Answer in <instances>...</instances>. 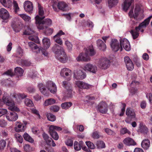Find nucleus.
<instances>
[{
  "label": "nucleus",
  "instance_id": "6ab92c4d",
  "mask_svg": "<svg viewBox=\"0 0 152 152\" xmlns=\"http://www.w3.org/2000/svg\"><path fill=\"white\" fill-rule=\"evenodd\" d=\"M86 77V73L82 70H75L74 72L73 77L76 79H83Z\"/></svg>",
  "mask_w": 152,
  "mask_h": 152
},
{
  "label": "nucleus",
  "instance_id": "72a5a7b5",
  "mask_svg": "<svg viewBox=\"0 0 152 152\" xmlns=\"http://www.w3.org/2000/svg\"><path fill=\"white\" fill-rule=\"evenodd\" d=\"M152 18V15L149 16L147 19H146L142 23L139 25L140 29L142 28H145V27L149 23L150 20Z\"/></svg>",
  "mask_w": 152,
  "mask_h": 152
},
{
  "label": "nucleus",
  "instance_id": "37998d69",
  "mask_svg": "<svg viewBox=\"0 0 152 152\" xmlns=\"http://www.w3.org/2000/svg\"><path fill=\"white\" fill-rule=\"evenodd\" d=\"M15 72L16 74L19 76H21L23 75V70L20 67H17L15 69Z\"/></svg>",
  "mask_w": 152,
  "mask_h": 152
},
{
  "label": "nucleus",
  "instance_id": "8fccbe9b",
  "mask_svg": "<svg viewBox=\"0 0 152 152\" xmlns=\"http://www.w3.org/2000/svg\"><path fill=\"white\" fill-rule=\"evenodd\" d=\"M13 9L15 12L17 13V12L19 11L20 9L18 7V3L15 1H13Z\"/></svg>",
  "mask_w": 152,
  "mask_h": 152
},
{
  "label": "nucleus",
  "instance_id": "338daca9",
  "mask_svg": "<svg viewBox=\"0 0 152 152\" xmlns=\"http://www.w3.org/2000/svg\"><path fill=\"white\" fill-rule=\"evenodd\" d=\"M3 75H6L11 77H12L14 75V74L13 72H12L11 70H9L5 72L3 74Z\"/></svg>",
  "mask_w": 152,
  "mask_h": 152
},
{
  "label": "nucleus",
  "instance_id": "a18cd8bd",
  "mask_svg": "<svg viewBox=\"0 0 152 152\" xmlns=\"http://www.w3.org/2000/svg\"><path fill=\"white\" fill-rule=\"evenodd\" d=\"M34 30L30 28L29 27H28L27 29L23 32V34L24 35H30L33 34L34 33Z\"/></svg>",
  "mask_w": 152,
  "mask_h": 152
},
{
  "label": "nucleus",
  "instance_id": "ea45409f",
  "mask_svg": "<svg viewBox=\"0 0 152 152\" xmlns=\"http://www.w3.org/2000/svg\"><path fill=\"white\" fill-rule=\"evenodd\" d=\"M119 0H108V6L109 8H111L117 4Z\"/></svg>",
  "mask_w": 152,
  "mask_h": 152
},
{
  "label": "nucleus",
  "instance_id": "c03bdc74",
  "mask_svg": "<svg viewBox=\"0 0 152 152\" xmlns=\"http://www.w3.org/2000/svg\"><path fill=\"white\" fill-rule=\"evenodd\" d=\"M46 116L49 121L53 122L56 120V118L55 115L51 113H47Z\"/></svg>",
  "mask_w": 152,
  "mask_h": 152
},
{
  "label": "nucleus",
  "instance_id": "0eeeda50",
  "mask_svg": "<svg viewBox=\"0 0 152 152\" xmlns=\"http://www.w3.org/2000/svg\"><path fill=\"white\" fill-rule=\"evenodd\" d=\"M11 26L14 31L16 32H19L22 29L23 25L19 20L16 18L13 19L12 21Z\"/></svg>",
  "mask_w": 152,
  "mask_h": 152
},
{
  "label": "nucleus",
  "instance_id": "f704fd0d",
  "mask_svg": "<svg viewBox=\"0 0 152 152\" xmlns=\"http://www.w3.org/2000/svg\"><path fill=\"white\" fill-rule=\"evenodd\" d=\"M1 4L5 7L10 8L12 5V2L10 0H0Z\"/></svg>",
  "mask_w": 152,
  "mask_h": 152
},
{
  "label": "nucleus",
  "instance_id": "7ed1b4c3",
  "mask_svg": "<svg viewBox=\"0 0 152 152\" xmlns=\"http://www.w3.org/2000/svg\"><path fill=\"white\" fill-rule=\"evenodd\" d=\"M45 17H40L37 15L35 17L36 23L38 25L37 26V28L40 30H43L46 27L45 25L50 26L52 24V21L50 19H46L44 20H42Z\"/></svg>",
  "mask_w": 152,
  "mask_h": 152
},
{
  "label": "nucleus",
  "instance_id": "a878e982",
  "mask_svg": "<svg viewBox=\"0 0 152 152\" xmlns=\"http://www.w3.org/2000/svg\"><path fill=\"white\" fill-rule=\"evenodd\" d=\"M124 0V3L122 5L124 11H126L134 2V0Z\"/></svg>",
  "mask_w": 152,
  "mask_h": 152
},
{
  "label": "nucleus",
  "instance_id": "2f4dec72",
  "mask_svg": "<svg viewBox=\"0 0 152 152\" xmlns=\"http://www.w3.org/2000/svg\"><path fill=\"white\" fill-rule=\"evenodd\" d=\"M38 87L40 92L44 95L47 96L48 94L47 93L46 89L42 83H39L38 85Z\"/></svg>",
  "mask_w": 152,
  "mask_h": 152
},
{
  "label": "nucleus",
  "instance_id": "864d4df0",
  "mask_svg": "<svg viewBox=\"0 0 152 152\" xmlns=\"http://www.w3.org/2000/svg\"><path fill=\"white\" fill-rule=\"evenodd\" d=\"M120 133L122 134H124L126 133L130 134V132L126 128H123L120 130Z\"/></svg>",
  "mask_w": 152,
  "mask_h": 152
},
{
  "label": "nucleus",
  "instance_id": "6e6d98bb",
  "mask_svg": "<svg viewBox=\"0 0 152 152\" xmlns=\"http://www.w3.org/2000/svg\"><path fill=\"white\" fill-rule=\"evenodd\" d=\"M50 109L51 111L57 112L59 110V107L56 105H53L50 107Z\"/></svg>",
  "mask_w": 152,
  "mask_h": 152
},
{
  "label": "nucleus",
  "instance_id": "5701e85b",
  "mask_svg": "<svg viewBox=\"0 0 152 152\" xmlns=\"http://www.w3.org/2000/svg\"><path fill=\"white\" fill-rule=\"evenodd\" d=\"M143 28H142L140 29L139 26L138 27H136L135 30H132L131 31L130 33L134 39H136L139 36L138 32L139 31H140L142 32H143L144 30Z\"/></svg>",
  "mask_w": 152,
  "mask_h": 152
},
{
  "label": "nucleus",
  "instance_id": "f257e3e1",
  "mask_svg": "<svg viewBox=\"0 0 152 152\" xmlns=\"http://www.w3.org/2000/svg\"><path fill=\"white\" fill-rule=\"evenodd\" d=\"M52 50L56 55V57L62 63H65L68 59L64 48L59 45L56 44L52 48Z\"/></svg>",
  "mask_w": 152,
  "mask_h": 152
},
{
  "label": "nucleus",
  "instance_id": "7c9ffc66",
  "mask_svg": "<svg viewBox=\"0 0 152 152\" xmlns=\"http://www.w3.org/2000/svg\"><path fill=\"white\" fill-rule=\"evenodd\" d=\"M83 144L82 141H80L79 143L77 141H75L74 144V147L75 149L77 151H80L81 150V147L83 146Z\"/></svg>",
  "mask_w": 152,
  "mask_h": 152
},
{
  "label": "nucleus",
  "instance_id": "f3484780",
  "mask_svg": "<svg viewBox=\"0 0 152 152\" xmlns=\"http://www.w3.org/2000/svg\"><path fill=\"white\" fill-rule=\"evenodd\" d=\"M10 96L15 99V100L17 103H20L21 102V100L27 96L26 94L23 93L17 94L14 92L11 94Z\"/></svg>",
  "mask_w": 152,
  "mask_h": 152
},
{
  "label": "nucleus",
  "instance_id": "ddd939ff",
  "mask_svg": "<svg viewBox=\"0 0 152 152\" xmlns=\"http://www.w3.org/2000/svg\"><path fill=\"white\" fill-rule=\"evenodd\" d=\"M75 85L80 89H88L91 88L92 86L89 84L81 81H76L75 83Z\"/></svg>",
  "mask_w": 152,
  "mask_h": 152
},
{
  "label": "nucleus",
  "instance_id": "473e14b6",
  "mask_svg": "<svg viewBox=\"0 0 152 152\" xmlns=\"http://www.w3.org/2000/svg\"><path fill=\"white\" fill-rule=\"evenodd\" d=\"M152 18V15L149 16L147 19H146L142 23L139 25L140 29L142 28H145V27L149 23L150 20Z\"/></svg>",
  "mask_w": 152,
  "mask_h": 152
},
{
  "label": "nucleus",
  "instance_id": "f03ea898",
  "mask_svg": "<svg viewBox=\"0 0 152 152\" xmlns=\"http://www.w3.org/2000/svg\"><path fill=\"white\" fill-rule=\"evenodd\" d=\"M95 51L92 47H89L87 48L85 53H80L76 58L77 61H88L90 60L89 56H93L95 54Z\"/></svg>",
  "mask_w": 152,
  "mask_h": 152
},
{
  "label": "nucleus",
  "instance_id": "412c9836",
  "mask_svg": "<svg viewBox=\"0 0 152 152\" xmlns=\"http://www.w3.org/2000/svg\"><path fill=\"white\" fill-rule=\"evenodd\" d=\"M18 114L14 112H10L6 115V118L10 121H15L18 119Z\"/></svg>",
  "mask_w": 152,
  "mask_h": 152
},
{
  "label": "nucleus",
  "instance_id": "603ef678",
  "mask_svg": "<svg viewBox=\"0 0 152 152\" xmlns=\"http://www.w3.org/2000/svg\"><path fill=\"white\" fill-rule=\"evenodd\" d=\"M38 7L39 10L38 12L39 15L41 16V17H44L43 16L44 14V11L43 7H42L39 4H38Z\"/></svg>",
  "mask_w": 152,
  "mask_h": 152
},
{
  "label": "nucleus",
  "instance_id": "774afa93",
  "mask_svg": "<svg viewBox=\"0 0 152 152\" xmlns=\"http://www.w3.org/2000/svg\"><path fill=\"white\" fill-rule=\"evenodd\" d=\"M7 125V122L4 120H0V126L2 127H4L6 126Z\"/></svg>",
  "mask_w": 152,
  "mask_h": 152
},
{
  "label": "nucleus",
  "instance_id": "a19ab883",
  "mask_svg": "<svg viewBox=\"0 0 152 152\" xmlns=\"http://www.w3.org/2000/svg\"><path fill=\"white\" fill-rule=\"evenodd\" d=\"M72 105V103L71 102H66L62 103L61 106L63 109L66 110L69 109Z\"/></svg>",
  "mask_w": 152,
  "mask_h": 152
},
{
  "label": "nucleus",
  "instance_id": "4d7b16f0",
  "mask_svg": "<svg viewBox=\"0 0 152 152\" xmlns=\"http://www.w3.org/2000/svg\"><path fill=\"white\" fill-rule=\"evenodd\" d=\"M65 40V44L66 46L68 49L69 50H71L72 48V45L69 41L67 40H66V39Z\"/></svg>",
  "mask_w": 152,
  "mask_h": 152
},
{
  "label": "nucleus",
  "instance_id": "4468645a",
  "mask_svg": "<svg viewBox=\"0 0 152 152\" xmlns=\"http://www.w3.org/2000/svg\"><path fill=\"white\" fill-rule=\"evenodd\" d=\"M120 50H122L123 47L126 51H129L131 50V46L128 40L125 38H124L121 40Z\"/></svg>",
  "mask_w": 152,
  "mask_h": 152
},
{
  "label": "nucleus",
  "instance_id": "49530a36",
  "mask_svg": "<svg viewBox=\"0 0 152 152\" xmlns=\"http://www.w3.org/2000/svg\"><path fill=\"white\" fill-rule=\"evenodd\" d=\"M45 33L47 35H50L53 32V29L52 28L45 27Z\"/></svg>",
  "mask_w": 152,
  "mask_h": 152
},
{
  "label": "nucleus",
  "instance_id": "c756f323",
  "mask_svg": "<svg viewBox=\"0 0 152 152\" xmlns=\"http://www.w3.org/2000/svg\"><path fill=\"white\" fill-rule=\"evenodd\" d=\"M124 143L128 146L134 145L136 144V142L132 138L127 137L125 138L123 141Z\"/></svg>",
  "mask_w": 152,
  "mask_h": 152
},
{
  "label": "nucleus",
  "instance_id": "3c124183",
  "mask_svg": "<svg viewBox=\"0 0 152 152\" xmlns=\"http://www.w3.org/2000/svg\"><path fill=\"white\" fill-rule=\"evenodd\" d=\"M86 143L88 148L93 149L95 148V145L90 141H86Z\"/></svg>",
  "mask_w": 152,
  "mask_h": 152
},
{
  "label": "nucleus",
  "instance_id": "0e129e2a",
  "mask_svg": "<svg viewBox=\"0 0 152 152\" xmlns=\"http://www.w3.org/2000/svg\"><path fill=\"white\" fill-rule=\"evenodd\" d=\"M55 126L51 125L49 127V133H52L56 132Z\"/></svg>",
  "mask_w": 152,
  "mask_h": 152
},
{
  "label": "nucleus",
  "instance_id": "e433bc0d",
  "mask_svg": "<svg viewBox=\"0 0 152 152\" xmlns=\"http://www.w3.org/2000/svg\"><path fill=\"white\" fill-rule=\"evenodd\" d=\"M42 43L43 46L46 49L48 48L50 45V39L46 37H45L42 39Z\"/></svg>",
  "mask_w": 152,
  "mask_h": 152
},
{
  "label": "nucleus",
  "instance_id": "680f3d73",
  "mask_svg": "<svg viewBox=\"0 0 152 152\" xmlns=\"http://www.w3.org/2000/svg\"><path fill=\"white\" fill-rule=\"evenodd\" d=\"M6 145V142L4 140H0V149H3Z\"/></svg>",
  "mask_w": 152,
  "mask_h": 152
},
{
  "label": "nucleus",
  "instance_id": "f8f14e48",
  "mask_svg": "<svg viewBox=\"0 0 152 152\" xmlns=\"http://www.w3.org/2000/svg\"><path fill=\"white\" fill-rule=\"evenodd\" d=\"M0 17L3 20H5L6 23L11 18L7 10L3 8L0 9Z\"/></svg>",
  "mask_w": 152,
  "mask_h": 152
},
{
  "label": "nucleus",
  "instance_id": "4be33fe9",
  "mask_svg": "<svg viewBox=\"0 0 152 152\" xmlns=\"http://www.w3.org/2000/svg\"><path fill=\"white\" fill-rule=\"evenodd\" d=\"M24 7L26 11L29 13H31L33 10V6L32 3L29 1H25L23 4Z\"/></svg>",
  "mask_w": 152,
  "mask_h": 152
},
{
  "label": "nucleus",
  "instance_id": "58836bf2",
  "mask_svg": "<svg viewBox=\"0 0 152 152\" xmlns=\"http://www.w3.org/2000/svg\"><path fill=\"white\" fill-rule=\"evenodd\" d=\"M56 100L54 99L50 98L46 100L43 104L44 106H47L54 104L56 103Z\"/></svg>",
  "mask_w": 152,
  "mask_h": 152
},
{
  "label": "nucleus",
  "instance_id": "aec40b11",
  "mask_svg": "<svg viewBox=\"0 0 152 152\" xmlns=\"http://www.w3.org/2000/svg\"><path fill=\"white\" fill-rule=\"evenodd\" d=\"M110 46L114 51L116 52L119 49L120 50L119 43L116 39H113L111 40Z\"/></svg>",
  "mask_w": 152,
  "mask_h": 152
},
{
  "label": "nucleus",
  "instance_id": "cd10ccee",
  "mask_svg": "<svg viewBox=\"0 0 152 152\" xmlns=\"http://www.w3.org/2000/svg\"><path fill=\"white\" fill-rule=\"evenodd\" d=\"M148 130L147 127L144 124L140 123L137 132L144 134H147L148 131Z\"/></svg>",
  "mask_w": 152,
  "mask_h": 152
},
{
  "label": "nucleus",
  "instance_id": "a211bd4d",
  "mask_svg": "<svg viewBox=\"0 0 152 152\" xmlns=\"http://www.w3.org/2000/svg\"><path fill=\"white\" fill-rule=\"evenodd\" d=\"M24 125H23L19 121H16L15 122V130L17 132L24 131L25 129V126L27 124L26 122L23 121Z\"/></svg>",
  "mask_w": 152,
  "mask_h": 152
},
{
  "label": "nucleus",
  "instance_id": "b1692460",
  "mask_svg": "<svg viewBox=\"0 0 152 152\" xmlns=\"http://www.w3.org/2000/svg\"><path fill=\"white\" fill-rule=\"evenodd\" d=\"M57 7L59 10L63 11H66L69 9L68 5L64 2H60L58 3Z\"/></svg>",
  "mask_w": 152,
  "mask_h": 152
},
{
  "label": "nucleus",
  "instance_id": "423d86ee",
  "mask_svg": "<svg viewBox=\"0 0 152 152\" xmlns=\"http://www.w3.org/2000/svg\"><path fill=\"white\" fill-rule=\"evenodd\" d=\"M28 45L32 51L34 52H35L37 53L35 57V59L37 61L42 60L43 58L40 56L41 54L40 53V48H39L36 44L32 42H29Z\"/></svg>",
  "mask_w": 152,
  "mask_h": 152
},
{
  "label": "nucleus",
  "instance_id": "2eb2a0df",
  "mask_svg": "<svg viewBox=\"0 0 152 152\" xmlns=\"http://www.w3.org/2000/svg\"><path fill=\"white\" fill-rule=\"evenodd\" d=\"M108 109V105L105 102H103L99 103L97 107L98 111L103 114L106 113L107 112Z\"/></svg>",
  "mask_w": 152,
  "mask_h": 152
},
{
  "label": "nucleus",
  "instance_id": "052dcab7",
  "mask_svg": "<svg viewBox=\"0 0 152 152\" xmlns=\"http://www.w3.org/2000/svg\"><path fill=\"white\" fill-rule=\"evenodd\" d=\"M20 63L23 65L27 66H29L31 64V62L29 61L26 60H21Z\"/></svg>",
  "mask_w": 152,
  "mask_h": 152
},
{
  "label": "nucleus",
  "instance_id": "4c0bfd02",
  "mask_svg": "<svg viewBox=\"0 0 152 152\" xmlns=\"http://www.w3.org/2000/svg\"><path fill=\"white\" fill-rule=\"evenodd\" d=\"M19 16L26 22H30L31 21V17L26 14H20Z\"/></svg>",
  "mask_w": 152,
  "mask_h": 152
},
{
  "label": "nucleus",
  "instance_id": "bf43d9fd",
  "mask_svg": "<svg viewBox=\"0 0 152 152\" xmlns=\"http://www.w3.org/2000/svg\"><path fill=\"white\" fill-rule=\"evenodd\" d=\"M126 65L127 68L128 70L132 71L134 69V65L132 61L130 63H128Z\"/></svg>",
  "mask_w": 152,
  "mask_h": 152
},
{
  "label": "nucleus",
  "instance_id": "9d476101",
  "mask_svg": "<svg viewBox=\"0 0 152 152\" xmlns=\"http://www.w3.org/2000/svg\"><path fill=\"white\" fill-rule=\"evenodd\" d=\"M110 64V61L105 58L100 59L98 63V66L102 69H106L107 68Z\"/></svg>",
  "mask_w": 152,
  "mask_h": 152
},
{
  "label": "nucleus",
  "instance_id": "dca6fc26",
  "mask_svg": "<svg viewBox=\"0 0 152 152\" xmlns=\"http://www.w3.org/2000/svg\"><path fill=\"white\" fill-rule=\"evenodd\" d=\"M46 87L50 92L53 94L55 93L57 91L56 84L51 81H48L46 83Z\"/></svg>",
  "mask_w": 152,
  "mask_h": 152
},
{
  "label": "nucleus",
  "instance_id": "5fc2aeb1",
  "mask_svg": "<svg viewBox=\"0 0 152 152\" xmlns=\"http://www.w3.org/2000/svg\"><path fill=\"white\" fill-rule=\"evenodd\" d=\"M15 137L18 142L22 143L23 141L22 137L18 134H16L15 135Z\"/></svg>",
  "mask_w": 152,
  "mask_h": 152
},
{
  "label": "nucleus",
  "instance_id": "09e8293b",
  "mask_svg": "<svg viewBox=\"0 0 152 152\" xmlns=\"http://www.w3.org/2000/svg\"><path fill=\"white\" fill-rule=\"evenodd\" d=\"M96 145L98 148H104L105 147V144L104 142L102 141H98Z\"/></svg>",
  "mask_w": 152,
  "mask_h": 152
},
{
  "label": "nucleus",
  "instance_id": "20e7f679",
  "mask_svg": "<svg viewBox=\"0 0 152 152\" xmlns=\"http://www.w3.org/2000/svg\"><path fill=\"white\" fill-rule=\"evenodd\" d=\"M2 100L4 103L8 107L9 110L16 112L20 111V110L15 105L14 101L10 99L8 96L6 94L3 95Z\"/></svg>",
  "mask_w": 152,
  "mask_h": 152
},
{
  "label": "nucleus",
  "instance_id": "79ce46f5",
  "mask_svg": "<svg viewBox=\"0 0 152 152\" xmlns=\"http://www.w3.org/2000/svg\"><path fill=\"white\" fill-rule=\"evenodd\" d=\"M23 137L24 139L26 141L31 143L34 142V140L27 133H25L23 135Z\"/></svg>",
  "mask_w": 152,
  "mask_h": 152
},
{
  "label": "nucleus",
  "instance_id": "c85d7f7f",
  "mask_svg": "<svg viewBox=\"0 0 152 152\" xmlns=\"http://www.w3.org/2000/svg\"><path fill=\"white\" fill-rule=\"evenodd\" d=\"M126 113V115L131 118H134L135 117V112L133 110L130 108L127 109Z\"/></svg>",
  "mask_w": 152,
  "mask_h": 152
},
{
  "label": "nucleus",
  "instance_id": "69168bd1",
  "mask_svg": "<svg viewBox=\"0 0 152 152\" xmlns=\"http://www.w3.org/2000/svg\"><path fill=\"white\" fill-rule=\"evenodd\" d=\"M66 144L68 146H71L73 145V141L72 139H69L66 142Z\"/></svg>",
  "mask_w": 152,
  "mask_h": 152
},
{
  "label": "nucleus",
  "instance_id": "39448f33",
  "mask_svg": "<svg viewBox=\"0 0 152 152\" xmlns=\"http://www.w3.org/2000/svg\"><path fill=\"white\" fill-rule=\"evenodd\" d=\"M141 8L138 5L135 6L134 12L133 9H132L129 12V16L131 18H134L137 20H140V19L139 17V15L141 11Z\"/></svg>",
  "mask_w": 152,
  "mask_h": 152
},
{
  "label": "nucleus",
  "instance_id": "393cba45",
  "mask_svg": "<svg viewBox=\"0 0 152 152\" xmlns=\"http://www.w3.org/2000/svg\"><path fill=\"white\" fill-rule=\"evenodd\" d=\"M64 33L62 31H60L56 35L53 37L54 41L58 44L60 45H62L63 42L60 37L62 35H64Z\"/></svg>",
  "mask_w": 152,
  "mask_h": 152
},
{
  "label": "nucleus",
  "instance_id": "bb28decb",
  "mask_svg": "<svg viewBox=\"0 0 152 152\" xmlns=\"http://www.w3.org/2000/svg\"><path fill=\"white\" fill-rule=\"evenodd\" d=\"M104 41L101 39H98L96 42L97 46L101 50L104 51L106 48V44Z\"/></svg>",
  "mask_w": 152,
  "mask_h": 152
},
{
  "label": "nucleus",
  "instance_id": "6e6552de",
  "mask_svg": "<svg viewBox=\"0 0 152 152\" xmlns=\"http://www.w3.org/2000/svg\"><path fill=\"white\" fill-rule=\"evenodd\" d=\"M83 69L86 72H89L93 74H96L98 71V68L96 65L90 63L85 65Z\"/></svg>",
  "mask_w": 152,
  "mask_h": 152
},
{
  "label": "nucleus",
  "instance_id": "de8ad7c7",
  "mask_svg": "<svg viewBox=\"0 0 152 152\" xmlns=\"http://www.w3.org/2000/svg\"><path fill=\"white\" fill-rule=\"evenodd\" d=\"M25 104L27 106L32 107L34 105V104L32 100L28 99H26L24 100Z\"/></svg>",
  "mask_w": 152,
  "mask_h": 152
},
{
  "label": "nucleus",
  "instance_id": "1a4fd4ad",
  "mask_svg": "<svg viewBox=\"0 0 152 152\" xmlns=\"http://www.w3.org/2000/svg\"><path fill=\"white\" fill-rule=\"evenodd\" d=\"M72 71L68 68H63L60 72L61 76L66 79L67 81H69L71 79L72 75Z\"/></svg>",
  "mask_w": 152,
  "mask_h": 152
},
{
  "label": "nucleus",
  "instance_id": "13d9d810",
  "mask_svg": "<svg viewBox=\"0 0 152 152\" xmlns=\"http://www.w3.org/2000/svg\"><path fill=\"white\" fill-rule=\"evenodd\" d=\"M52 137L55 140H57L59 138V136L56 132L50 134Z\"/></svg>",
  "mask_w": 152,
  "mask_h": 152
},
{
  "label": "nucleus",
  "instance_id": "c9c22d12",
  "mask_svg": "<svg viewBox=\"0 0 152 152\" xmlns=\"http://www.w3.org/2000/svg\"><path fill=\"white\" fill-rule=\"evenodd\" d=\"M150 141L148 139H145L142 142L141 145L142 147L144 149H147L150 145Z\"/></svg>",
  "mask_w": 152,
  "mask_h": 152
},
{
  "label": "nucleus",
  "instance_id": "e2e57ef3",
  "mask_svg": "<svg viewBox=\"0 0 152 152\" xmlns=\"http://www.w3.org/2000/svg\"><path fill=\"white\" fill-rule=\"evenodd\" d=\"M104 131L106 133L109 135H113L115 134L114 131L108 128L105 129Z\"/></svg>",
  "mask_w": 152,
  "mask_h": 152
},
{
  "label": "nucleus",
  "instance_id": "9b49d317",
  "mask_svg": "<svg viewBox=\"0 0 152 152\" xmlns=\"http://www.w3.org/2000/svg\"><path fill=\"white\" fill-rule=\"evenodd\" d=\"M63 86L66 89L65 95L68 97L72 96V90L71 84L67 81H64L62 82Z\"/></svg>",
  "mask_w": 152,
  "mask_h": 152
}]
</instances>
